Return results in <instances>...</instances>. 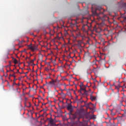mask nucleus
Wrapping results in <instances>:
<instances>
[{
    "instance_id": "1a4fd4ad",
    "label": "nucleus",
    "mask_w": 126,
    "mask_h": 126,
    "mask_svg": "<svg viewBox=\"0 0 126 126\" xmlns=\"http://www.w3.org/2000/svg\"><path fill=\"white\" fill-rule=\"evenodd\" d=\"M83 95H86V97H87V96H88V92H87V90L84 91V93L83 94H82Z\"/></svg>"
},
{
    "instance_id": "f257e3e1",
    "label": "nucleus",
    "mask_w": 126,
    "mask_h": 126,
    "mask_svg": "<svg viewBox=\"0 0 126 126\" xmlns=\"http://www.w3.org/2000/svg\"><path fill=\"white\" fill-rule=\"evenodd\" d=\"M73 112V111H69V113H68L69 116L71 117L73 120H74L76 118L79 120V119H81L82 118V115H81V111H80V110H77L75 112L74 114L72 113Z\"/></svg>"
},
{
    "instance_id": "a878e982",
    "label": "nucleus",
    "mask_w": 126,
    "mask_h": 126,
    "mask_svg": "<svg viewBox=\"0 0 126 126\" xmlns=\"http://www.w3.org/2000/svg\"><path fill=\"white\" fill-rule=\"evenodd\" d=\"M17 72H19V69L17 70Z\"/></svg>"
},
{
    "instance_id": "0eeeda50",
    "label": "nucleus",
    "mask_w": 126,
    "mask_h": 126,
    "mask_svg": "<svg viewBox=\"0 0 126 126\" xmlns=\"http://www.w3.org/2000/svg\"><path fill=\"white\" fill-rule=\"evenodd\" d=\"M36 60V58H34L33 59L30 61V63H28L29 64L32 63L33 65H34V62Z\"/></svg>"
},
{
    "instance_id": "a211bd4d",
    "label": "nucleus",
    "mask_w": 126,
    "mask_h": 126,
    "mask_svg": "<svg viewBox=\"0 0 126 126\" xmlns=\"http://www.w3.org/2000/svg\"><path fill=\"white\" fill-rule=\"evenodd\" d=\"M53 119H51V120H50V124H53Z\"/></svg>"
},
{
    "instance_id": "cd10ccee",
    "label": "nucleus",
    "mask_w": 126,
    "mask_h": 126,
    "mask_svg": "<svg viewBox=\"0 0 126 126\" xmlns=\"http://www.w3.org/2000/svg\"><path fill=\"white\" fill-rule=\"evenodd\" d=\"M88 86V85H86V86H85V87H87Z\"/></svg>"
},
{
    "instance_id": "bb28decb",
    "label": "nucleus",
    "mask_w": 126,
    "mask_h": 126,
    "mask_svg": "<svg viewBox=\"0 0 126 126\" xmlns=\"http://www.w3.org/2000/svg\"><path fill=\"white\" fill-rule=\"evenodd\" d=\"M11 71L13 72L14 71V70H11Z\"/></svg>"
},
{
    "instance_id": "6ab92c4d",
    "label": "nucleus",
    "mask_w": 126,
    "mask_h": 126,
    "mask_svg": "<svg viewBox=\"0 0 126 126\" xmlns=\"http://www.w3.org/2000/svg\"><path fill=\"white\" fill-rule=\"evenodd\" d=\"M123 18H124V21H126V16H123Z\"/></svg>"
},
{
    "instance_id": "e433bc0d",
    "label": "nucleus",
    "mask_w": 126,
    "mask_h": 126,
    "mask_svg": "<svg viewBox=\"0 0 126 126\" xmlns=\"http://www.w3.org/2000/svg\"><path fill=\"white\" fill-rule=\"evenodd\" d=\"M111 112H112V110H111Z\"/></svg>"
},
{
    "instance_id": "dca6fc26",
    "label": "nucleus",
    "mask_w": 126,
    "mask_h": 126,
    "mask_svg": "<svg viewBox=\"0 0 126 126\" xmlns=\"http://www.w3.org/2000/svg\"><path fill=\"white\" fill-rule=\"evenodd\" d=\"M10 76H12V77H13L14 78L16 77V75H15V74H13L12 75H10Z\"/></svg>"
},
{
    "instance_id": "423d86ee",
    "label": "nucleus",
    "mask_w": 126,
    "mask_h": 126,
    "mask_svg": "<svg viewBox=\"0 0 126 126\" xmlns=\"http://www.w3.org/2000/svg\"><path fill=\"white\" fill-rule=\"evenodd\" d=\"M55 81H54V80H52V81H51L50 82H49L48 85L49 86H54L55 85Z\"/></svg>"
},
{
    "instance_id": "b1692460",
    "label": "nucleus",
    "mask_w": 126,
    "mask_h": 126,
    "mask_svg": "<svg viewBox=\"0 0 126 126\" xmlns=\"http://www.w3.org/2000/svg\"><path fill=\"white\" fill-rule=\"evenodd\" d=\"M8 66H11V63H10L8 65Z\"/></svg>"
},
{
    "instance_id": "f3484780",
    "label": "nucleus",
    "mask_w": 126,
    "mask_h": 126,
    "mask_svg": "<svg viewBox=\"0 0 126 126\" xmlns=\"http://www.w3.org/2000/svg\"><path fill=\"white\" fill-rule=\"evenodd\" d=\"M111 114L112 116H115V113H114L113 112L111 111Z\"/></svg>"
},
{
    "instance_id": "7ed1b4c3",
    "label": "nucleus",
    "mask_w": 126,
    "mask_h": 126,
    "mask_svg": "<svg viewBox=\"0 0 126 126\" xmlns=\"http://www.w3.org/2000/svg\"><path fill=\"white\" fill-rule=\"evenodd\" d=\"M28 47L29 48V49H31L32 51L34 52L35 50H38V47L36 45H33L32 46V44L28 45Z\"/></svg>"
},
{
    "instance_id": "7c9ffc66",
    "label": "nucleus",
    "mask_w": 126,
    "mask_h": 126,
    "mask_svg": "<svg viewBox=\"0 0 126 126\" xmlns=\"http://www.w3.org/2000/svg\"><path fill=\"white\" fill-rule=\"evenodd\" d=\"M93 88H94V89L95 88V86L93 87Z\"/></svg>"
},
{
    "instance_id": "aec40b11",
    "label": "nucleus",
    "mask_w": 126,
    "mask_h": 126,
    "mask_svg": "<svg viewBox=\"0 0 126 126\" xmlns=\"http://www.w3.org/2000/svg\"><path fill=\"white\" fill-rule=\"evenodd\" d=\"M115 87H116V88L119 89V88H120L121 87H120V86L119 85L118 87H116V86H115Z\"/></svg>"
},
{
    "instance_id": "c9c22d12",
    "label": "nucleus",
    "mask_w": 126,
    "mask_h": 126,
    "mask_svg": "<svg viewBox=\"0 0 126 126\" xmlns=\"http://www.w3.org/2000/svg\"><path fill=\"white\" fill-rule=\"evenodd\" d=\"M23 73H20V74H22Z\"/></svg>"
},
{
    "instance_id": "2eb2a0df",
    "label": "nucleus",
    "mask_w": 126,
    "mask_h": 126,
    "mask_svg": "<svg viewBox=\"0 0 126 126\" xmlns=\"http://www.w3.org/2000/svg\"><path fill=\"white\" fill-rule=\"evenodd\" d=\"M82 30L84 32H85V28L84 27V26H82Z\"/></svg>"
},
{
    "instance_id": "ddd939ff",
    "label": "nucleus",
    "mask_w": 126,
    "mask_h": 126,
    "mask_svg": "<svg viewBox=\"0 0 126 126\" xmlns=\"http://www.w3.org/2000/svg\"><path fill=\"white\" fill-rule=\"evenodd\" d=\"M84 86L83 83H81V85H80V87L81 88V87H83Z\"/></svg>"
},
{
    "instance_id": "2f4dec72",
    "label": "nucleus",
    "mask_w": 126,
    "mask_h": 126,
    "mask_svg": "<svg viewBox=\"0 0 126 126\" xmlns=\"http://www.w3.org/2000/svg\"><path fill=\"white\" fill-rule=\"evenodd\" d=\"M46 84H48L47 82H46Z\"/></svg>"
},
{
    "instance_id": "f704fd0d",
    "label": "nucleus",
    "mask_w": 126,
    "mask_h": 126,
    "mask_svg": "<svg viewBox=\"0 0 126 126\" xmlns=\"http://www.w3.org/2000/svg\"><path fill=\"white\" fill-rule=\"evenodd\" d=\"M46 85H43L44 86H45Z\"/></svg>"
},
{
    "instance_id": "f8f14e48",
    "label": "nucleus",
    "mask_w": 126,
    "mask_h": 126,
    "mask_svg": "<svg viewBox=\"0 0 126 126\" xmlns=\"http://www.w3.org/2000/svg\"><path fill=\"white\" fill-rule=\"evenodd\" d=\"M14 63H15V64H17V63H18V61H17V60L16 59H14Z\"/></svg>"
},
{
    "instance_id": "4be33fe9",
    "label": "nucleus",
    "mask_w": 126,
    "mask_h": 126,
    "mask_svg": "<svg viewBox=\"0 0 126 126\" xmlns=\"http://www.w3.org/2000/svg\"><path fill=\"white\" fill-rule=\"evenodd\" d=\"M45 70L49 71V69L48 68H46Z\"/></svg>"
},
{
    "instance_id": "39448f33",
    "label": "nucleus",
    "mask_w": 126,
    "mask_h": 126,
    "mask_svg": "<svg viewBox=\"0 0 126 126\" xmlns=\"http://www.w3.org/2000/svg\"><path fill=\"white\" fill-rule=\"evenodd\" d=\"M86 90V88L85 87V86H84L83 87H82L81 88H80V89L79 90L78 92L79 93H81V94H82V91H85Z\"/></svg>"
},
{
    "instance_id": "72a5a7b5",
    "label": "nucleus",
    "mask_w": 126,
    "mask_h": 126,
    "mask_svg": "<svg viewBox=\"0 0 126 126\" xmlns=\"http://www.w3.org/2000/svg\"><path fill=\"white\" fill-rule=\"evenodd\" d=\"M32 35H33V33H32Z\"/></svg>"
},
{
    "instance_id": "c85d7f7f",
    "label": "nucleus",
    "mask_w": 126,
    "mask_h": 126,
    "mask_svg": "<svg viewBox=\"0 0 126 126\" xmlns=\"http://www.w3.org/2000/svg\"><path fill=\"white\" fill-rule=\"evenodd\" d=\"M9 72V70H7V72Z\"/></svg>"
},
{
    "instance_id": "412c9836",
    "label": "nucleus",
    "mask_w": 126,
    "mask_h": 126,
    "mask_svg": "<svg viewBox=\"0 0 126 126\" xmlns=\"http://www.w3.org/2000/svg\"><path fill=\"white\" fill-rule=\"evenodd\" d=\"M32 106L31 103H29V106H28L29 108H30Z\"/></svg>"
},
{
    "instance_id": "473e14b6",
    "label": "nucleus",
    "mask_w": 126,
    "mask_h": 126,
    "mask_svg": "<svg viewBox=\"0 0 126 126\" xmlns=\"http://www.w3.org/2000/svg\"><path fill=\"white\" fill-rule=\"evenodd\" d=\"M125 12H126V10H125Z\"/></svg>"
},
{
    "instance_id": "5701e85b",
    "label": "nucleus",
    "mask_w": 126,
    "mask_h": 126,
    "mask_svg": "<svg viewBox=\"0 0 126 126\" xmlns=\"http://www.w3.org/2000/svg\"><path fill=\"white\" fill-rule=\"evenodd\" d=\"M25 42V40H22V41H21V43H23V42Z\"/></svg>"
},
{
    "instance_id": "20e7f679",
    "label": "nucleus",
    "mask_w": 126,
    "mask_h": 126,
    "mask_svg": "<svg viewBox=\"0 0 126 126\" xmlns=\"http://www.w3.org/2000/svg\"><path fill=\"white\" fill-rule=\"evenodd\" d=\"M66 107L67 110L69 112H73V108L72 107V105H71V103H68Z\"/></svg>"
},
{
    "instance_id": "4468645a",
    "label": "nucleus",
    "mask_w": 126,
    "mask_h": 126,
    "mask_svg": "<svg viewBox=\"0 0 126 126\" xmlns=\"http://www.w3.org/2000/svg\"><path fill=\"white\" fill-rule=\"evenodd\" d=\"M16 79H14V80H13V84L14 85H16Z\"/></svg>"
},
{
    "instance_id": "6e6552de",
    "label": "nucleus",
    "mask_w": 126,
    "mask_h": 126,
    "mask_svg": "<svg viewBox=\"0 0 126 126\" xmlns=\"http://www.w3.org/2000/svg\"><path fill=\"white\" fill-rule=\"evenodd\" d=\"M90 97H91L90 98L92 101H94L96 100V96H93L92 94H91Z\"/></svg>"
},
{
    "instance_id": "c756f323",
    "label": "nucleus",
    "mask_w": 126,
    "mask_h": 126,
    "mask_svg": "<svg viewBox=\"0 0 126 126\" xmlns=\"http://www.w3.org/2000/svg\"><path fill=\"white\" fill-rule=\"evenodd\" d=\"M48 78H51V77H48Z\"/></svg>"
},
{
    "instance_id": "393cba45",
    "label": "nucleus",
    "mask_w": 126,
    "mask_h": 126,
    "mask_svg": "<svg viewBox=\"0 0 126 126\" xmlns=\"http://www.w3.org/2000/svg\"><path fill=\"white\" fill-rule=\"evenodd\" d=\"M28 73V72H27L26 73H25V74H26V76H27V74Z\"/></svg>"
},
{
    "instance_id": "9b49d317",
    "label": "nucleus",
    "mask_w": 126,
    "mask_h": 126,
    "mask_svg": "<svg viewBox=\"0 0 126 126\" xmlns=\"http://www.w3.org/2000/svg\"><path fill=\"white\" fill-rule=\"evenodd\" d=\"M66 94L69 96H71V93L70 92H67Z\"/></svg>"
},
{
    "instance_id": "f03ea898",
    "label": "nucleus",
    "mask_w": 126,
    "mask_h": 126,
    "mask_svg": "<svg viewBox=\"0 0 126 126\" xmlns=\"http://www.w3.org/2000/svg\"><path fill=\"white\" fill-rule=\"evenodd\" d=\"M76 101L79 104H80L83 102H85V104L84 105H83V107L86 106L87 108H90V104H92L91 102H90V103H88V104H86V101H84V100H82V97H81L80 99H78V98L76 97Z\"/></svg>"
},
{
    "instance_id": "9d476101",
    "label": "nucleus",
    "mask_w": 126,
    "mask_h": 126,
    "mask_svg": "<svg viewBox=\"0 0 126 126\" xmlns=\"http://www.w3.org/2000/svg\"><path fill=\"white\" fill-rule=\"evenodd\" d=\"M87 118H89V119H94L95 118V115H90L89 116V117H87Z\"/></svg>"
}]
</instances>
